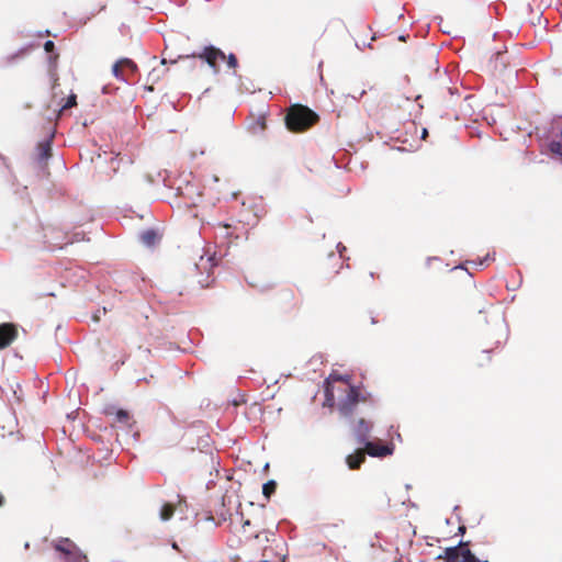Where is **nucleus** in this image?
<instances>
[{
  "instance_id": "1",
  "label": "nucleus",
  "mask_w": 562,
  "mask_h": 562,
  "mask_svg": "<svg viewBox=\"0 0 562 562\" xmlns=\"http://www.w3.org/2000/svg\"><path fill=\"white\" fill-rule=\"evenodd\" d=\"M371 429V423L363 418H360L358 425L353 428L358 442L366 448L367 453L373 458H384L393 454L394 445L392 442L381 443L369 439Z\"/></svg>"
},
{
  "instance_id": "2",
  "label": "nucleus",
  "mask_w": 562,
  "mask_h": 562,
  "mask_svg": "<svg viewBox=\"0 0 562 562\" xmlns=\"http://www.w3.org/2000/svg\"><path fill=\"white\" fill-rule=\"evenodd\" d=\"M318 120L317 113L307 106L292 108L285 115V125L291 132H303L314 125Z\"/></svg>"
},
{
  "instance_id": "3",
  "label": "nucleus",
  "mask_w": 562,
  "mask_h": 562,
  "mask_svg": "<svg viewBox=\"0 0 562 562\" xmlns=\"http://www.w3.org/2000/svg\"><path fill=\"white\" fill-rule=\"evenodd\" d=\"M52 544L63 562H88L87 557L69 538H59Z\"/></svg>"
},
{
  "instance_id": "4",
  "label": "nucleus",
  "mask_w": 562,
  "mask_h": 562,
  "mask_svg": "<svg viewBox=\"0 0 562 562\" xmlns=\"http://www.w3.org/2000/svg\"><path fill=\"white\" fill-rule=\"evenodd\" d=\"M366 401L367 397L361 393L360 387L350 385L345 397L339 401L337 408L342 418L351 419L357 405Z\"/></svg>"
},
{
  "instance_id": "5",
  "label": "nucleus",
  "mask_w": 562,
  "mask_h": 562,
  "mask_svg": "<svg viewBox=\"0 0 562 562\" xmlns=\"http://www.w3.org/2000/svg\"><path fill=\"white\" fill-rule=\"evenodd\" d=\"M179 58H200L204 63L209 65V67L212 69L214 75H217L220 72V67L216 64L217 59H225V53L214 46V45H207L203 48L200 53H192L189 55H179Z\"/></svg>"
},
{
  "instance_id": "6",
  "label": "nucleus",
  "mask_w": 562,
  "mask_h": 562,
  "mask_svg": "<svg viewBox=\"0 0 562 562\" xmlns=\"http://www.w3.org/2000/svg\"><path fill=\"white\" fill-rule=\"evenodd\" d=\"M34 47L33 43H29L20 47L13 53L0 57V68L7 69L16 66L22 61Z\"/></svg>"
},
{
  "instance_id": "7",
  "label": "nucleus",
  "mask_w": 562,
  "mask_h": 562,
  "mask_svg": "<svg viewBox=\"0 0 562 562\" xmlns=\"http://www.w3.org/2000/svg\"><path fill=\"white\" fill-rule=\"evenodd\" d=\"M470 541L460 540L457 546L448 547L442 553L436 557L437 560H443L445 562H460L461 552L469 546Z\"/></svg>"
},
{
  "instance_id": "8",
  "label": "nucleus",
  "mask_w": 562,
  "mask_h": 562,
  "mask_svg": "<svg viewBox=\"0 0 562 562\" xmlns=\"http://www.w3.org/2000/svg\"><path fill=\"white\" fill-rule=\"evenodd\" d=\"M16 336L18 329L13 323L0 324V350L10 346Z\"/></svg>"
},
{
  "instance_id": "9",
  "label": "nucleus",
  "mask_w": 562,
  "mask_h": 562,
  "mask_svg": "<svg viewBox=\"0 0 562 562\" xmlns=\"http://www.w3.org/2000/svg\"><path fill=\"white\" fill-rule=\"evenodd\" d=\"M52 155V136L38 143L37 145V160L38 162L46 161Z\"/></svg>"
},
{
  "instance_id": "10",
  "label": "nucleus",
  "mask_w": 562,
  "mask_h": 562,
  "mask_svg": "<svg viewBox=\"0 0 562 562\" xmlns=\"http://www.w3.org/2000/svg\"><path fill=\"white\" fill-rule=\"evenodd\" d=\"M158 239V233L154 228H148L139 234V240L146 247H153Z\"/></svg>"
},
{
  "instance_id": "11",
  "label": "nucleus",
  "mask_w": 562,
  "mask_h": 562,
  "mask_svg": "<svg viewBox=\"0 0 562 562\" xmlns=\"http://www.w3.org/2000/svg\"><path fill=\"white\" fill-rule=\"evenodd\" d=\"M57 59H58V54L57 53L48 54V57H47L48 76L52 79V81L54 82V86L56 85V82L58 80V76H57V72H56Z\"/></svg>"
},
{
  "instance_id": "12",
  "label": "nucleus",
  "mask_w": 562,
  "mask_h": 562,
  "mask_svg": "<svg viewBox=\"0 0 562 562\" xmlns=\"http://www.w3.org/2000/svg\"><path fill=\"white\" fill-rule=\"evenodd\" d=\"M324 395H325V398L323 402V406L330 407V408L334 407L335 406V394H334V390H333L331 385L324 383Z\"/></svg>"
},
{
  "instance_id": "13",
  "label": "nucleus",
  "mask_w": 562,
  "mask_h": 562,
  "mask_svg": "<svg viewBox=\"0 0 562 562\" xmlns=\"http://www.w3.org/2000/svg\"><path fill=\"white\" fill-rule=\"evenodd\" d=\"M364 459H366V457L362 453H360V454H356V453L355 454H349L346 458V463L349 467V469L356 470V469L360 468V465L362 464Z\"/></svg>"
},
{
  "instance_id": "14",
  "label": "nucleus",
  "mask_w": 562,
  "mask_h": 562,
  "mask_svg": "<svg viewBox=\"0 0 562 562\" xmlns=\"http://www.w3.org/2000/svg\"><path fill=\"white\" fill-rule=\"evenodd\" d=\"M350 375L349 374H341V373H338L336 371H333L328 378L325 380L324 383L328 384V385H331V382L333 381H341V382H345L347 384H349V386L351 385L350 384Z\"/></svg>"
},
{
  "instance_id": "15",
  "label": "nucleus",
  "mask_w": 562,
  "mask_h": 562,
  "mask_svg": "<svg viewBox=\"0 0 562 562\" xmlns=\"http://www.w3.org/2000/svg\"><path fill=\"white\" fill-rule=\"evenodd\" d=\"M173 514L175 506L171 503H165L159 510V517L162 521L169 520Z\"/></svg>"
},
{
  "instance_id": "16",
  "label": "nucleus",
  "mask_w": 562,
  "mask_h": 562,
  "mask_svg": "<svg viewBox=\"0 0 562 562\" xmlns=\"http://www.w3.org/2000/svg\"><path fill=\"white\" fill-rule=\"evenodd\" d=\"M460 562H488L487 560H480L475 557V554L470 550L469 546H465L463 551L461 552Z\"/></svg>"
},
{
  "instance_id": "17",
  "label": "nucleus",
  "mask_w": 562,
  "mask_h": 562,
  "mask_svg": "<svg viewBox=\"0 0 562 562\" xmlns=\"http://www.w3.org/2000/svg\"><path fill=\"white\" fill-rule=\"evenodd\" d=\"M277 488V482L274 480H269L262 485V495L266 499H270L271 495L274 494Z\"/></svg>"
},
{
  "instance_id": "18",
  "label": "nucleus",
  "mask_w": 562,
  "mask_h": 562,
  "mask_svg": "<svg viewBox=\"0 0 562 562\" xmlns=\"http://www.w3.org/2000/svg\"><path fill=\"white\" fill-rule=\"evenodd\" d=\"M122 66V63H121V59H119L116 63H114V65L112 66V74L113 76L122 81V82H125L127 83V79L124 77L123 75V71L121 70V67Z\"/></svg>"
},
{
  "instance_id": "19",
  "label": "nucleus",
  "mask_w": 562,
  "mask_h": 562,
  "mask_svg": "<svg viewBox=\"0 0 562 562\" xmlns=\"http://www.w3.org/2000/svg\"><path fill=\"white\" fill-rule=\"evenodd\" d=\"M548 149L562 158V142L560 140H551L549 144H548Z\"/></svg>"
},
{
  "instance_id": "20",
  "label": "nucleus",
  "mask_w": 562,
  "mask_h": 562,
  "mask_svg": "<svg viewBox=\"0 0 562 562\" xmlns=\"http://www.w3.org/2000/svg\"><path fill=\"white\" fill-rule=\"evenodd\" d=\"M115 419L119 423H126L130 419V414L123 408H117L115 411Z\"/></svg>"
},
{
  "instance_id": "21",
  "label": "nucleus",
  "mask_w": 562,
  "mask_h": 562,
  "mask_svg": "<svg viewBox=\"0 0 562 562\" xmlns=\"http://www.w3.org/2000/svg\"><path fill=\"white\" fill-rule=\"evenodd\" d=\"M122 66L131 72L137 71V65L130 58H121Z\"/></svg>"
},
{
  "instance_id": "22",
  "label": "nucleus",
  "mask_w": 562,
  "mask_h": 562,
  "mask_svg": "<svg viewBox=\"0 0 562 562\" xmlns=\"http://www.w3.org/2000/svg\"><path fill=\"white\" fill-rule=\"evenodd\" d=\"M225 60L227 63V66L229 68H237L238 67V59L235 54L229 53L227 56L225 55Z\"/></svg>"
},
{
  "instance_id": "23",
  "label": "nucleus",
  "mask_w": 562,
  "mask_h": 562,
  "mask_svg": "<svg viewBox=\"0 0 562 562\" xmlns=\"http://www.w3.org/2000/svg\"><path fill=\"white\" fill-rule=\"evenodd\" d=\"M76 104H77V95H76V94H74V93H71V94L67 98L66 102L63 104V106H61V109H60V110L63 111V110L70 109V108L75 106Z\"/></svg>"
},
{
  "instance_id": "24",
  "label": "nucleus",
  "mask_w": 562,
  "mask_h": 562,
  "mask_svg": "<svg viewBox=\"0 0 562 562\" xmlns=\"http://www.w3.org/2000/svg\"><path fill=\"white\" fill-rule=\"evenodd\" d=\"M494 255H495V254H487L485 257L480 258V259L477 260V262H475V263H476L477 266H480V267H483V266L487 265L491 260H494Z\"/></svg>"
},
{
  "instance_id": "25",
  "label": "nucleus",
  "mask_w": 562,
  "mask_h": 562,
  "mask_svg": "<svg viewBox=\"0 0 562 562\" xmlns=\"http://www.w3.org/2000/svg\"><path fill=\"white\" fill-rule=\"evenodd\" d=\"M44 49L47 54H54L55 53V44L53 41L48 40L44 43Z\"/></svg>"
},
{
  "instance_id": "26",
  "label": "nucleus",
  "mask_w": 562,
  "mask_h": 562,
  "mask_svg": "<svg viewBox=\"0 0 562 562\" xmlns=\"http://www.w3.org/2000/svg\"><path fill=\"white\" fill-rule=\"evenodd\" d=\"M269 536H273V532L268 531V530H265V531H262V532L257 533V535L255 536V538H256V539H258V540H261V539H262V537H263V538H265V541H267V542H268V541L270 540V539H269Z\"/></svg>"
},
{
  "instance_id": "27",
  "label": "nucleus",
  "mask_w": 562,
  "mask_h": 562,
  "mask_svg": "<svg viewBox=\"0 0 562 562\" xmlns=\"http://www.w3.org/2000/svg\"><path fill=\"white\" fill-rule=\"evenodd\" d=\"M101 313L102 314H105L106 313V308L103 307L102 311L101 310H98L93 315H92V319L94 322H99L100 321V317H101Z\"/></svg>"
},
{
  "instance_id": "28",
  "label": "nucleus",
  "mask_w": 562,
  "mask_h": 562,
  "mask_svg": "<svg viewBox=\"0 0 562 562\" xmlns=\"http://www.w3.org/2000/svg\"><path fill=\"white\" fill-rule=\"evenodd\" d=\"M336 248L339 252V256L342 257V252L346 251V246L342 243H338Z\"/></svg>"
},
{
  "instance_id": "29",
  "label": "nucleus",
  "mask_w": 562,
  "mask_h": 562,
  "mask_svg": "<svg viewBox=\"0 0 562 562\" xmlns=\"http://www.w3.org/2000/svg\"><path fill=\"white\" fill-rule=\"evenodd\" d=\"M257 124L260 126L261 130L266 127V119L263 116H259L257 120Z\"/></svg>"
},
{
  "instance_id": "30",
  "label": "nucleus",
  "mask_w": 562,
  "mask_h": 562,
  "mask_svg": "<svg viewBox=\"0 0 562 562\" xmlns=\"http://www.w3.org/2000/svg\"><path fill=\"white\" fill-rule=\"evenodd\" d=\"M206 262L211 263V268L216 266V260L214 257H209Z\"/></svg>"
},
{
  "instance_id": "31",
  "label": "nucleus",
  "mask_w": 562,
  "mask_h": 562,
  "mask_svg": "<svg viewBox=\"0 0 562 562\" xmlns=\"http://www.w3.org/2000/svg\"><path fill=\"white\" fill-rule=\"evenodd\" d=\"M178 59H180V58L178 57L177 59H170V60H169V63H170V64H175ZM167 63H168V60H167L166 58H162V59H161V64H162V65H166Z\"/></svg>"
},
{
  "instance_id": "32",
  "label": "nucleus",
  "mask_w": 562,
  "mask_h": 562,
  "mask_svg": "<svg viewBox=\"0 0 562 562\" xmlns=\"http://www.w3.org/2000/svg\"><path fill=\"white\" fill-rule=\"evenodd\" d=\"M199 283L201 284L202 288H205V286H209L210 285V282L206 281V280H199Z\"/></svg>"
},
{
  "instance_id": "33",
  "label": "nucleus",
  "mask_w": 562,
  "mask_h": 562,
  "mask_svg": "<svg viewBox=\"0 0 562 562\" xmlns=\"http://www.w3.org/2000/svg\"><path fill=\"white\" fill-rule=\"evenodd\" d=\"M465 530H467V528H465V526H463V525H462V526H459V528H458V532H459L460 535H464V533H465Z\"/></svg>"
},
{
  "instance_id": "34",
  "label": "nucleus",
  "mask_w": 562,
  "mask_h": 562,
  "mask_svg": "<svg viewBox=\"0 0 562 562\" xmlns=\"http://www.w3.org/2000/svg\"><path fill=\"white\" fill-rule=\"evenodd\" d=\"M427 135H428L427 128H423L422 130V135H420L422 139H425Z\"/></svg>"
},
{
  "instance_id": "35",
  "label": "nucleus",
  "mask_w": 562,
  "mask_h": 562,
  "mask_svg": "<svg viewBox=\"0 0 562 562\" xmlns=\"http://www.w3.org/2000/svg\"><path fill=\"white\" fill-rule=\"evenodd\" d=\"M247 526H250V520H249V519H247V520H245V521L243 522V527H244V528H245V527H247Z\"/></svg>"
},
{
  "instance_id": "36",
  "label": "nucleus",
  "mask_w": 562,
  "mask_h": 562,
  "mask_svg": "<svg viewBox=\"0 0 562 562\" xmlns=\"http://www.w3.org/2000/svg\"><path fill=\"white\" fill-rule=\"evenodd\" d=\"M43 34L49 35V30H46L45 32H38V36H42Z\"/></svg>"
},
{
  "instance_id": "37",
  "label": "nucleus",
  "mask_w": 562,
  "mask_h": 562,
  "mask_svg": "<svg viewBox=\"0 0 562 562\" xmlns=\"http://www.w3.org/2000/svg\"><path fill=\"white\" fill-rule=\"evenodd\" d=\"M454 269H465L463 265H459L457 267H454Z\"/></svg>"
},
{
  "instance_id": "38",
  "label": "nucleus",
  "mask_w": 562,
  "mask_h": 562,
  "mask_svg": "<svg viewBox=\"0 0 562 562\" xmlns=\"http://www.w3.org/2000/svg\"><path fill=\"white\" fill-rule=\"evenodd\" d=\"M223 227H224V228H226V229H228V228L231 227V225H229V224H227V223H225V224H223Z\"/></svg>"
},
{
  "instance_id": "39",
  "label": "nucleus",
  "mask_w": 562,
  "mask_h": 562,
  "mask_svg": "<svg viewBox=\"0 0 562 562\" xmlns=\"http://www.w3.org/2000/svg\"><path fill=\"white\" fill-rule=\"evenodd\" d=\"M3 501H4V499H3V496L0 494V506H2Z\"/></svg>"
},
{
  "instance_id": "40",
  "label": "nucleus",
  "mask_w": 562,
  "mask_h": 562,
  "mask_svg": "<svg viewBox=\"0 0 562 562\" xmlns=\"http://www.w3.org/2000/svg\"><path fill=\"white\" fill-rule=\"evenodd\" d=\"M173 549H178V544L176 542L172 543Z\"/></svg>"
},
{
  "instance_id": "41",
  "label": "nucleus",
  "mask_w": 562,
  "mask_h": 562,
  "mask_svg": "<svg viewBox=\"0 0 562 562\" xmlns=\"http://www.w3.org/2000/svg\"><path fill=\"white\" fill-rule=\"evenodd\" d=\"M398 40H400V41H404V40H405V36H404V35H401V36L398 37Z\"/></svg>"
},
{
  "instance_id": "42",
  "label": "nucleus",
  "mask_w": 562,
  "mask_h": 562,
  "mask_svg": "<svg viewBox=\"0 0 562 562\" xmlns=\"http://www.w3.org/2000/svg\"><path fill=\"white\" fill-rule=\"evenodd\" d=\"M102 92L106 93V87H103Z\"/></svg>"
},
{
  "instance_id": "43",
  "label": "nucleus",
  "mask_w": 562,
  "mask_h": 562,
  "mask_svg": "<svg viewBox=\"0 0 562 562\" xmlns=\"http://www.w3.org/2000/svg\"><path fill=\"white\" fill-rule=\"evenodd\" d=\"M371 323H372V324H375V323H376L375 318H372V319H371Z\"/></svg>"
}]
</instances>
